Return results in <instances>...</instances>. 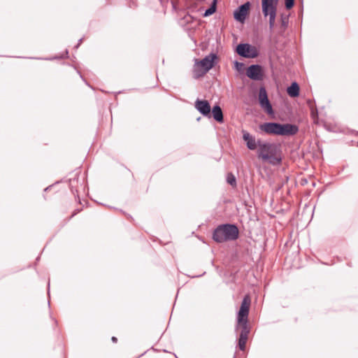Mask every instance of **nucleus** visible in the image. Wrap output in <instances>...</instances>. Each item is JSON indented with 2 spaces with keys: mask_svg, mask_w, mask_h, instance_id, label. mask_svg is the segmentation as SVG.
<instances>
[{
  "mask_svg": "<svg viewBox=\"0 0 358 358\" xmlns=\"http://www.w3.org/2000/svg\"><path fill=\"white\" fill-rule=\"evenodd\" d=\"M257 156L272 165H278L282 161L280 148L275 143L262 142L258 140Z\"/></svg>",
  "mask_w": 358,
  "mask_h": 358,
  "instance_id": "obj_2",
  "label": "nucleus"
},
{
  "mask_svg": "<svg viewBox=\"0 0 358 358\" xmlns=\"http://www.w3.org/2000/svg\"><path fill=\"white\" fill-rule=\"evenodd\" d=\"M294 0H285V7L287 9H290L294 6Z\"/></svg>",
  "mask_w": 358,
  "mask_h": 358,
  "instance_id": "obj_17",
  "label": "nucleus"
},
{
  "mask_svg": "<svg viewBox=\"0 0 358 358\" xmlns=\"http://www.w3.org/2000/svg\"><path fill=\"white\" fill-rule=\"evenodd\" d=\"M262 67L259 65L253 64L248 67L246 74L250 78L254 80H260L262 78Z\"/></svg>",
  "mask_w": 358,
  "mask_h": 358,
  "instance_id": "obj_10",
  "label": "nucleus"
},
{
  "mask_svg": "<svg viewBox=\"0 0 358 358\" xmlns=\"http://www.w3.org/2000/svg\"><path fill=\"white\" fill-rule=\"evenodd\" d=\"M287 94L291 97H296L299 94V87L296 83H293L292 85L287 87Z\"/></svg>",
  "mask_w": 358,
  "mask_h": 358,
  "instance_id": "obj_14",
  "label": "nucleus"
},
{
  "mask_svg": "<svg viewBox=\"0 0 358 358\" xmlns=\"http://www.w3.org/2000/svg\"><path fill=\"white\" fill-rule=\"evenodd\" d=\"M217 1V0H213L210 7L205 11L203 14L204 17L210 16L216 11Z\"/></svg>",
  "mask_w": 358,
  "mask_h": 358,
  "instance_id": "obj_15",
  "label": "nucleus"
},
{
  "mask_svg": "<svg viewBox=\"0 0 358 358\" xmlns=\"http://www.w3.org/2000/svg\"><path fill=\"white\" fill-rule=\"evenodd\" d=\"M259 127L262 132L268 135L293 136L299 131V127L292 124L265 122Z\"/></svg>",
  "mask_w": 358,
  "mask_h": 358,
  "instance_id": "obj_3",
  "label": "nucleus"
},
{
  "mask_svg": "<svg viewBox=\"0 0 358 358\" xmlns=\"http://www.w3.org/2000/svg\"><path fill=\"white\" fill-rule=\"evenodd\" d=\"M111 340H112V341H113V343H116V342H117V338H116V337H115V336H113V337H112V338H111Z\"/></svg>",
  "mask_w": 358,
  "mask_h": 358,
  "instance_id": "obj_18",
  "label": "nucleus"
},
{
  "mask_svg": "<svg viewBox=\"0 0 358 358\" xmlns=\"http://www.w3.org/2000/svg\"><path fill=\"white\" fill-rule=\"evenodd\" d=\"M215 59H217V55L214 53H210L201 60L195 59L193 67L194 78H199L203 76L214 66Z\"/></svg>",
  "mask_w": 358,
  "mask_h": 358,
  "instance_id": "obj_5",
  "label": "nucleus"
},
{
  "mask_svg": "<svg viewBox=\"0 0 358 358\" xmlns=\"http://www.w3.org/2000/svg\"><path fill=\"white\" fill-rule=\"evenodd\" d=\"M251 304V299L248 294L245 295L241 303L240 309L237 314V327L241 328L240 338L238 340V347L240 350H244L248 341L250 332L248 322L250 307Z\"/></svg>",
  "mask_w": 358,
  "mask_h": 358,
  "instance_id": "obj_1",
  "label": "nucleus"
},
{
  "mask_svg": "<svg viewBox=\"0 0 358 358\" xmlns=\"http://www.w3.org/2000/svg\"><path fill=\"white\" fill-rule=\"evenodd\" d=\"M278 0H262V13L264 17H269V27L273 28L277 14Z\"/></svg>",
  "mask_w": 358,
  "mask_h": 358,
  "instance_id": "obj_6",
  "label": "nucleus"
},
{
  "mask_svg": "<svg viewBox=\"0 0 358 358\" xmlns=\"http://www.w3.org/2000/svg\"><path fill=\"white\" fill-rule=\"evenodd\" d=\"M227 180L229 184H230L231 186H236V178L232 173H228L227 177Z\"/></svg>",
  "mask_w": 358,
  "mask_h": 358,
  "instance_id": "obj_16",
  "label": "nucleus"
},
{
  "mask_svg": "<svg viewBox=\"0 0 358 358\" xmlns=\"http://www.w3.org/2000/svg\"><path fill=\"white\" fill-rule=\"evenodd\" d=\"M243 139L246 143L249 150H255L258 147V141H256L255 136H252L247 131L243 130Z\"/></svg>",
  "mask_w": 358,
  "mask_h": 358,
  "instance_id": "obj_12",
  "label": "nucleus"
},
{
  "mask_svg": "<svg viewBox=\"0 0 358 358\" xmlns=\"http://www.w3.org/2000/svg\"><path fill=\"white\" fill-rule=\"evenodd\" d=\"M194 106L203 116H210V106L208 101L197 99L195 101Z\"/></svg>",
  "mask_w": 358,
  "mask_h": 358,
  "instance_id": "obj_11",
  "label": "nucleus"
},
{
  "mask_svg": "<svg viewBox=\"0 0 358 358\" xmlns=\"http://www.w3.org/2000/svg\"><path fill=\"white\" fill-rule=\"evenodd\" d=\"M238 229L234 224H221L215 229L213 238L217 243L235 241L238 237Z\"/></svg>",
  "mask_w": 358,
  "mask_h": 358,
  "instance_id": "obj_4",
  "label": "nucleus"
},
{
  "mask_svg": "<svg viewBox=\"0 0 358 358\" xmlns=\"http://www.w3.org/2000/svg\"><path fill=\"white\" fill-rule=\"evenodd\" d=\"M259 102L261 108L268 114H273L272 106L268 99L267 93L264 87H261L259 92Z\"/></svg>",
  "mask_w": 358,
  "mask_h": 358,
  "instance_id": "obj_8",
  "label": "nucleus"
},
{
  "mask_svg": "<svg viewBox=\"0 0 358 358\" xmlns=\"http://www.w3.org/2000/svg\"><path fill=\"white\" fill-rule=\"evenodd\" d=\"M212 115L213 118L218 122H223V113L219 106H215L212 109Z\"/></svg>",
  "mask_w": 358,
  "mask_h": 358,
  "instance_id": "obj_13",
  "label": "nucleus"
},
{
  "mask_svg": "<svg viewBox=\"0 0 358 358\" xmlns=\"http://www.w3.org/2000/svg\"><path fill=\"white\" fill-rule=\"evenodd\" d=\"M237 53L246 58H255L258 56V51L255 46L248 43L239 44L236 48Z\"/></svg>",
  "mask_w": 358,
  "mask_h": 358,
  "instance_id": "obj_7",
  "label": "nucleus"
},
{
  "mask_svg": "<svg viewBox=\"0 0 358 358\" xmlns=\"http://www.w3.org/2000/svg\"><path fill=\"white\" fill-rule=\"evenodd\" d=\"M250 7V2H246L239 6L234 13V19L240 22H243L249 13Z\"/></svg>",
  "mask_w": 358,
  "mask_h": 358,
  "instance_id": "obj_9",
  "label": "nucleus"
}]
</instances>
